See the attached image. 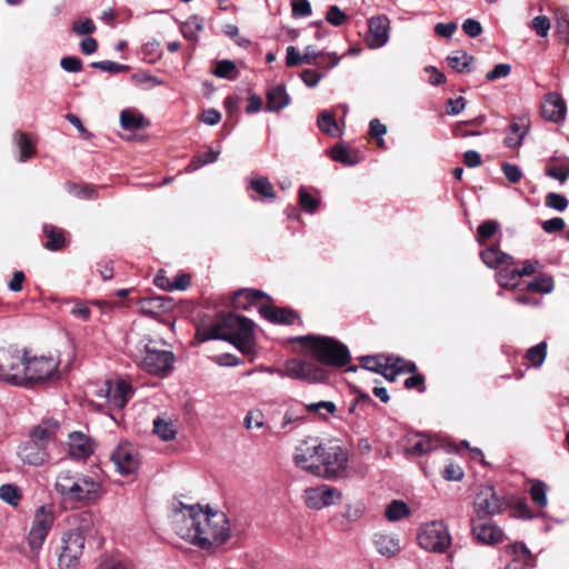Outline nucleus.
<instances>
[{"label": "nucleus", "mask_w": 569, "mask_h": 569, "mask_svg": "<svg viewBox=\"0 0 569 569\" xmlns=\"http://www.w3.org/2000/svg\"><path fill=\"white\" fill-rule=\"evenodd\" d=\"M179 505L174 529L182 539L203 550H213L229 539L230 526L223 512L203 510L199 505Z\"/></svg>", "instance_id": "obj_1"}, {"label": "nucleus", "mask_w": 569, "mask_h": 569, "mask_svg": "<svg viewBox=\"0 0 569 569\" xmlns=\"http://www.w3.org/2000/svg\"><path fill=\"white\" fill-rule=\"evenodd\" d=\"M254 323L242 316L234 313L221 315L211 327L198 330L197 338L204 342L212 339L229 341L243 355L253 351Z\"/></svg>", "instance_id": "obj_2"}, {"label": "nucleus", "mask_w": 569, "mask_h": 569, "mask_svg": "<svg viewBox=\"0 0 569 569\" xmlns=\"http://www.w3.org/2000/svg\"><path fill=\"white\" fill-rule=\"evenodd\" d=\"M58 421H48L33 429L30 439L19 450L20 459L30 466H41L50 459V450L56 441Z\"/></svg>", "instance_id": "obj_3"}, {"label": "nucleus", "mask_w": 569, "mask_h": 569, "mask_svg": "<svg viewBox=\"0 0 569 569\" xmlns=\"http://www.w3.org/2000/svg\"><path fill=\"white\" fill-rule=\"evenodd\" d=\"M132 356L144 371L160 377L172 370L176 360L171 351L158 349L157 341L147 336L136 343Z\"/></svg>", "instance_id": "obj_4"}, {"label": "nucleus", "mask_w": 569, "mask_h": 569, "mask_svg": "<svg viewBox=\"0 0 569 569\" xmlns=\"http://www.w3.org/2000/svg\"><path fill=\"white\" fill-rule=\"evenodd\" d=\"M297 341L308 345L309 352L322 365L343 367L350 361V352L340 341L323 336H301Z\"/></svg>", "instance_id": "obj_5"}, {"label": "nucleus", "mask_w": 569, "mask_h": 569, "mask_svg": "<svg viewBox=\"0 0 569 569\" xmlns=\"http://www.w3.org/2000/svg\"><path fill=\"white\" fill-rule=\"evenodd\" d=\"M27 360V352L18 348H8L0 350V381L23 387L26 386V376L23 362Z\"/></svg>", "instance_id": "obj_6"}, {"label": "nucleus", "mask_w": 569, "mask_h": 569, "mask_svg": "<svg viewBox=\"0 0 569 569\" xmlns=\"http://www.w3.org/2000/svg\"><path fill=\"white\" fill-rule=\"evenodd\" d=\"M419 546L430 552L443 553L451 545L448 527L442 521L423 525L418 533Z\"/></svg>", "instance_id": "obj_7"}, {"label": "nucleus", "mask_w": 569, "mask_h": 569, "mask_svg": "<svg viewBox=\"0 0 569 569\" xmlns=\"http://www.w3.org/2000/svg\"><path fill=\"white\" fill-rule=\"evenodd\" d=\"M86 527L72 529L62 537V550L59 555L60 569H74L83 553Z\"/></svg>", "instance_id": "obj_8"}, {"label": "nucleus", "mask_w": 569, "mask_h": 569, "mask_svg": "<svg viewBox=\"0 0 569 569\" xmlns=\"http://www.w3.org/2000/svg\"><path fill=\"white\" fill-rule=\"evenodd\" d=\"M282 369L281 377L309 382H322L327 379V372L320 366L297 358L287 360Z\"/></svg>", "instance_id": "obj_9"}, {"label": "nucleus", "mask_w": 569, "mask_h": 569, "mask_svg": "<svg viewBox=\"0 0 569 569\" xmlns=\"http://www.w3.org/2000/svg\"><path fill=\"white\" fill-rule=\"evenodd\" d=\"M97 393L100 398L106 399L110 408L120 410L133 396V389L127 380L116 379L107 380Z\"/></svg>", "instance_id": "obj_10"}, {"label": "nucleus", "mask_w": 569, "mask_h": 569, "mask_svg": "<svg viewBox=\"0 0 569 569\" xmlns=\"http://www.w3.org/2000/svg\"><path fill=\"white\" fill-rule=\"evenodd\" d=\"M58 360L52 357H32L27 356L23 362L26 376V386L30 382L42 381L50 378L58 369Z\"/></svg>", "instance_id": "obj_11"}, {"label": "nucleus", "mask_w": 569, "mask_h": 569, "mask_svg": "<svg viewBox=\"0 0 569 569\" xmlns=\"http://www.w3.org/2000/svg\"><path fill=\"white\" fill-rule=\"evenodd\" d=\"M100 496V483L93 478L81 473L63 500L67 502L84 503L96 501Z\"/></svg>", "instance_id": "obj_12"}, {"label": "nucleus", "mask_w": 569, "mask_h": 569, "mask_svg": "<svg viewBox=\"0 0 569 569\" xmlns=\"http://www.w3.org/2000/svg\"><path fill=\"white\" fill-rule=\"evenodd\" d=\"M319 465L321 475L326 478H335L347 469L348 453L339 446L325 447Z\"/></svg>", "instance_id": "obj_13"}, {"label": "nucleus", "mask_w": 569, "mask_h": 569, "mask_svg": "<svg viewBox=\"0 0 569 569\" xmlns=\"http://www.w3.org/2000/svg\"><path fill=\"white\" fill-rule=\"evenodd\" d=\"M111 460L123 476L136 475L140 466L138 452L129 442L119 443L111 452Z\"/></svg>", "instance_id": "obj_14"}, {"label": "nucleus", "mask_w": 569, "mask_h": 569, "mask_svg": "<svg viewBox=\"0 0 569 569\" xmlns=\"http://www.w3.org/2000/svg\"><path fill=\"white\" fill-rule=\"evenodd\" d=\"M505 507V499L500 498L492 487L481 488L476 496L475 511L479 520L501 512Z\"/></svg>", "instance_id": "obj_15"}, {"label": "nucleus", "mask_w": 569, "mask_h": 569, "mask_svg": "<svg viewBox=\"0 0 569 569\" xmlns=\"http://www.w3.org/2000/svg\"><path fill=\"white\" fill-rule=\"evenodd\" d=\"M340 498V491L327 485L307 488L303 493L305 503L316 510L336 505Z\"/></svg>", "instance_id": "obj_16"}, {"label": "nucleus", "mask_w": 569, "mask_h": 569, "mask_svg": "<svg viewBox=\"0 0 569 569\" xmlns=\"http://www.w3.org/2000/svg\"><path fill=\"white\" fill-rule=\"evenodd\" d=\"M325 447L322 445L301 443L297 447L293 460L298 467L315 475H321L319 463Z\"/></svg>", "instance_id": "obj_17"}, {"label": "nucleus", "mask_w": 569, "mask_h": 569, "mask_svg": "<svg viewBox=\"0 0 569 569\" xmlns=\"http://www.w3.org/2000/svg\"><path fill=\"white\" fill-rule=\"evenodd\" d=\"M390 21L385 16L372 17L368 21L366 43L371 49L383 47L389 40Z\"/></svg>", "instance_id": "obj_18"}, {"label": "nucleus", "mask_w": 569, "mask_h": 569, "mask_svg": "<svg viewBox=\"0 0 569 569\" xmlns=\"http://www.w3.org/2000/svg\"><path fill=\"white\" fill-rule=\"evenodd\" d=\"M405 451L410 456H423L441 447V441L436 437L425 433H416L406 438Z\"/></svg>", "instance_id": "obj_19"}, {"label": "nucleus", "mask_w": 569, "mask_h": 569, "mask_svg": "<svg viewBox=\"0 0 569 569\" xmlns=\"http://www.w3.org/2000/svg\"><path fill=\"white\" fill-rule=\"evenodd\" d=\"M567 107L563 98L557 92H549L541 103L542 117L551 122L558 123L565 120Z\"/></svg>", "instance_id": "obj_20"}, {"label": "nucleus", "mask_w": 569, "mask_h": 569, "mask_svg": "<svg viewBox=\"0 0 569 569\" xmlns=\"http://www.w3.org/2000/svg\"><path fill=\"white\" fill-rule=\"evenodd\" d=\"M471 529L475 538L481 543L496 545L502 541V530L491 521L477 522L472 520Z\"/></svg>", "instance_id": "obj_21"}, {"label": "nucleus", "mask_w": 569, "mask_h": 569, "mask_svg": "<svg viewBox=\"0 0 569 569\" xmlns=\"http://www.w3.org/2000/svg\"><path fill=\"white\" fill-rule=\"evenodd\" d=\"M69 452L77 459H84L93 452L90 439L79 431L69 433Z\"/></svg>", "instance_id": "obj_22"}, {"label": "nucleus", "mask_w": 569, "mask_h": 569, "mask_svg": "<svg viewBox=\"0 0 569 569\" xmlns=\"http://www.w3.org/2000/svg\"><path fill=\"white\" fill-rule=\"evenodd\" d=\"M13 142L19 152V162H26L36 157V143L30 134L22 131H16L13 134Z\"/></svg>", "instance_id": "obj_23"}, {"label": "nucleus", "mask_w": 569, "mask_h": 569, "mask_svg": "<svg viewBox=\"0 0 569 569\" xmlns=\"http://www.w3.org/2000/svg\"><path fill=\"white\" fill-rule=\"evenodd\" d=\"M290 102V98L286 91L284 84H277L267 92V108L269 112H277L286 108Z\"/></svg>", "instance_id": "obj_24"}, {"label": "nucleus", "mask_w": 569, "mask_h": 569, "mask_svg": "<svg viewBox=\"0 0 569 569\" xmlns=\"http://www.w3.org/2000/svg\"><path fill=\"white\" fill-rule=\"evenodd\" d=\"M260 313L272 323L291 325L295 322L296 313L287 308L262 306Z\"/></svg>", "instance_id": "obj_25"}, {"label": "nucleus", "mask_w": 569, "mask_h": 569, "mask_svg": "<svg viewBox=\"0 0 569 569\" xmlns=\"http://www.w3.org/2000/svg\"><path fill=\"white\" fill-rule=\"evenodd\" d=\"M480 257L482 262L491 269H496L500 266L508 267L513 263V257L495 247H488L481 251Z\"/></svg>", "instance_id": "obj_26"}, {"label": "nucleus", "mask_w": 569, "mask_h": 569, "mask_svg": "<svg viewBox=\"0 0 569 569\" xmlns=\"http://www.w3.org/2000/svg\"><path fill=\"white\" fill-rule=\"evenodd\" d=\"M373 542L382 556L393 557L400 551V541L395 535L377 533Z\"/></svg>", "instance_id": "obj_27"}, {"label": "nucleus", "mask_w": 569, "mask_h": 569, "mask_svg": "<svg viewBox=\"0 0 569 569\" xmlns=\"http://www.w3.org/2000/svg\"><path fill=\"white\" fill-rule=\"evenodd\" d=\"M510 132L505 138V144L508 148H518L522 144L523 138L528 131V124L525 120L521 121H512L510 123Z\"/></svg>", "instance_id": "obj_28"}, {"label": "nucleus", "mask_w": 569, "mask_h": 569, "mask_svg": "<svg viewBox=\"0 0 569 569\" xmlns=\"http://www.w3.org/2000/svg\"><path fill=\"white\" fill-rule=\"evenodd\" d=\"M317 123L319 129L330 137L336 138L342 134V131L338 126L333 113L329 110H323L319 113Z\"/></svg>", "instance_id": "obj_29"}, {"label": "nucleus", "mask_w": 569, "mask_h": 569, "mask_svg": "<svg viewBox=\"0 0 569 569\" xmlns=\"http://www.w3.org/2000/svg\"><path fill=\"white\" fill-rule=\"evenodd\" d=\"M53 507L50 505H44L37 510L32 526L37 527L38 529H43L46 532L49 533L53 525Z\"/></svg>", "instance_id": "obj_30"}, {"label": "nucleus", "mask_w": 569, "mask_h": 569, "mask_svg": "<svg viewBox=\"0 0 569 569\" xmlns=\"http://www.w3.org/2000/svg\"><path fill=\"white\" fill-rule=\"evenodd\" d=\"M80 475L81 473L79 472H73L70 470H63L58 475L54 487L62 499L66 498L68 492L71 490V487L79 479Z\"/></svg>", "instance_id": "obj_31"}, {"label": "nucleus", "mask_w": 569, "mask_h": 569, "mask_svg": "<svg viewBox=\"0 0 569 569\" xmlns=\"http://www.w3.org/2000/svg\"><path fill=\"white\" fill-rule=\"evenodd\" d=\"M266 295L253 289H241L233 296V306L237 309H247L250 302L262 299Z\"/></svg>", "instance_id": "obj_32"}, {"label": "nucleus", "mask_w": 569, "mask_h": 569, "mask_svg": "<svg viewBox=\"0 0 569 569\" xmlns=\"http://www.w3.org/2000/svg\"><path fill=\"white\" fill-rule=\"evenodd\" d=\"M203 29V21L198 16H191L187 21L181 23L180 30L183 37L189 41H198L199 32Z\"/></svg>", "instance_id": "obj_33"}, {"label": "nucleus", "mask_w": 569, "mask_h": 569, "mask_svg": "<svg viewBox=\"0 0 569 569\" xmlns=\"http://www.w3.org/2000/svg\"><path fill=\"white\" fill-rule=\"evenodd\" d=\"M410 515L408 505L402 500H392L385 510L386 518L391 521H399Z\"/></svg>", "instance_id": "obj_34"}, {"label": "nucleus", "mask_w": 569, "mask_h": 569, "mask_svg": "<svg viewBox=\"0 0 569 569\" xmlns=\"http://www.w3.org/2000/svg\"><path fill=\"white\" fill-rule=\"evenodd\" d=\"M153 431L163 441L173 440L177 436L174 423L162 418L154 419Z\"/></svg>", "instance_id": "obj_35"}, {"label": "nucleus", "mask_w": 569, "mask_h": 569, "mask_svg": "<svg viewBox=\"0 0 569 569\" xmlns=\"http://www.w3.org/2000/svg\"><path fill=\"white\" fill-rule=\"evenodd\" d=\"M332 160L343 163L346 166H355L360 160L356 152L349 151L343 144H336L330 152Z\"/></svg>", "instance_id": "obj_36"}, {"label": "nucleus", "mask_w": 569, "mask_h": 569, "mask_svg": "<svg viewBox=\"0 0 569 569\" xmlns=\"http://www.w3.org/2000/svg\"><path fill=\"white\" fill-rule=\"evenodd\" d=\"M249 187L254 192L259 193L261 197L274 200L276 191L273 189L272 183L267 177H258L250 180Z\"/></svg>", "instance_id": "obj_37"}, {"label": "nucleus", "mask_w": 569, "mask_h": 569, "mask_svg": "<svg viewBox=\"0 0 569 569\" xmlns=\"http://www.w3.org/2000/svg\"><path fill=\"white\" fill-rule=\"evenodd\" d=\"M43 231L48 238V241L44 243L48 250L56 251L64 247L66 240L61 229L53 226H44Z\"/></svg>", "instance_id": "obj_38"}, {"label": "nucleus", "mask_w": 569, "mask_h": 569, "mask_svg": "<svg viewBox=\"0 0 569 569\" xmlns=\"http://www.w3.org/2000/svg\"><path fill=\"white\" fill-rule=\"evenodd\" d=\"M120 124L126 130H137L146 126V120L138 112L123 110L120 113Z\"/></svg>", "instance_id": "obj_39"}, {"label": "nucleus", "mask_w": 569, "mask_h": 569, "mask_svg": "<svg viewBox=\"0 0 569 569\" xmlns=\"http://www.w3.org/2000/svg\"><path fill=\"white\" fill-rule=\"evenodd\" d=\"M473 60L465 51H457L448 57L449 66L458 72L470 71V63Z\"/></svg>", "instance_id": "obj_40"}, {"label": "nucleus", "mask_w": 569, "mask_h": 569, "mask_svg": "<svg viewBox=\"0 0 569 569\" xmlns=\"http://www.w3.org/2000/svg\"><path fill=\"white\" fill-rule=\"evenodd\" d=\"M547 356V343L545 341L529 348L526 352V359L533 366L540 367Z\"/></svg>", "instance_id": "obj_41"}, {"label": "nucleus", "mask_w": 569, "mask_h": 569, "mask_svg": "<svg viewBox=\"0 0 569 569\" xmlns=\"http://www.w3.org/2000/svg\"><path fill=\"white\" fill-rule=\"evenodd\" d=\"M530 291L540 293H550L553 290V280L551 277L541 274L527 283Z\"/></svg>", "instance_id": "obj_42"}, {"label": "nucleus", "mask_w": 569, "mask_h": 569, "mask_svg": "<svg viewBox=\"0 0 569 569\" xmlns=\"http://www.w3.org/2000/svg\"><path fill=\"white\" fill-rule=\"evenodd\" d=\"M385 360L386 366L398 373L415 372L417 370L415 362L399 357H386Z\"/></svg>", "instance_id": "obj_43"}, {"label": "nucleus", "mask_w": 569, "mask_h": 569, "mask_svg": "<svg viewBox=\"0 0 569 569\" xmlns=\"http://www.w3.org/2000/svg\"><path fill=\"white\" fill-rule=\"evenodd\" d=\"M556 23L560 38L569 43V14L565 9H557Z\"/></svg>", "instance_id": "obj_44"}, {"label": "nucleus", "mask_w": 569, "mask_h": 569, "mask_svg": "<svg viewBox=\"0 0 569 569\" xmlns=\"http://www.w3.org/2000/svg\"><path fill=\"white\" fill-rule=\"evenodd\" d=\"M520 277L518 276L517 270H505V269H501L497 273V281H498V283L500 284V287L507 288V289H513V288L518 287V284H519L518 279Z\"/></svg>", "instance_id": "obj_45"}, {"label": "nucleus", "mask_w": 569, "mask_h": 569, "mask_svg": "<svg viewBox=\"0 0 569 569\" xmlns=\"http://www.w3.org/2000/svg\"><path fill=\"white\" fill-rule=\"evenodd\" d=\"M219 157V151L209 149L206 153L196 156L188 166L189 171H194L204 164L216 162Z\"/></svg>", "instance_id": "obj_46"}, {"label": "nucleus", "mask_w": 569, "mask_h": 569, "mask_svg": "<svg viewBox=\"0 0 569 569\" xmlns=\"http://www.w3.org/2000/svg\"><path fill=\"white\" fill-rule=\"evenodd\" d=\"M0 498L11 506H17L21 499L20 490L11 483L2 485L0 487Z\"/></svg>", "instance_id": "obj_47"}, {"label": "nucleus", "mask_w": 569, "mask_h": 569, "mask_svg": "<svg viewBox=\"0 0 569 569\" xmlns=\"http://www.w3.org/2000/svg\"><path fill=\"white\" fill-rule=\"evenodd\" d=\"M213 74L218 78L233 80L237 78L236 64L230 60H221L217 63Z\"/></svg>", "instance_id": "obj_48"}, {"label": "nucleus", "mask_w": 569, "mask_h": 569, "mask_svg": "<svg viewBox=\"0 0 569 569\" xmlns=\"http://www.w3.org/2000/svg\"><path fill=\"white\" fill-rule=\"evenodd\" d=\"M547 487L542 481L536 480L532 482L530 488V496L532 501L538 507H546L547 506Z\"/></svg>", "instance_id": "obj_49"}, {"label": "nucleus", "mask_w": 569, "mask_h": 569, "mask_svg": "<svg viewBox=\"0 0 569 569\" xmlns=\"http://www.w3.org/2000/svg\"><path fill=\"white\" fill-rule=\"evenodd\" d=\"M299 203L305 211L313 213L318 209L320 201L311 196L305 187H301L299 189Z\"/></svg>", "instance_id": "obj_50"}, {"label": "nucleus", "mask_w": 569, "mask_h": 569, "mask_svg": "<svg viewBox=\"0 0 569 569\" xmlns=\"http://www.w3.org/2000/svg\"><path fill=\"white\" fill-rule=\"evenodd\" d=\"M303 60L306 64H312L318 68H325L323 59H325V52L323 51H316L312 46H306L303 49Z\"/></svg>", "instance_id": "obj_51"}, {"label": "nucleus", "mask_w": 569, "mask_h": 569, "mask_svg": "<svg viewBox=\"0 0 569 569\" xmlns=\"http://www.w3.org/2000/svg\"><path fill=\"white\" fill-rule=\"evenodd\" d=\"M498 228H499V223L495 220L483 221L478 227L477 240L480 243H482L483 241L490 239L496 233Z\"/></svg>", "instance_id": "obj_52"}, {"label": "nucleus", "mask_w": 569, "mask_h": 569, "mask_svg": "<svg viewBox=\"0 0 569 569\" xmlns=\"http://www.w3.org/2000/svg\"><path fill=\"white\" fill-rule=\"evenodd\" d=\"M547 207L557 211H563L568 207V200L565 196L556 192H549L545 198Z\"/></svg>", "instance_id": "obj_53"}, {"label": "nucleus", "mask_w": 569, "mask_h": 569, "mask_svg": "<svg viewBox=\"0 0 569 569\" xmlns=\"http://www.w3.org/2000/svg\"><path fill=\"white\" fill-rule=\"evenodd\" d=\"M546 176L558 180L560 183H565L569 178V164L548 166L546 169Z\"/></svg>", "instance_id": "obj_54"}, {"label": "nucleus", "mask_w": 569, "mask_h": 569, "mask_svg": "<svg viewBox=\"0 0 569 569\" xmlns=\"http://www.w3.org/2000/svg\"><path fill=\"white\" fill-rule=\"evenodd\" d=\"M96 30V24L92 19L84 18L82 20L74 21L72 24V31L77 36L91 34Z\"/></svg>", "instance_id": "obj_55"}, {"label": "nucleus", "mask_w": 569, "mask_h": 569, "mask_svg": "<svg viewBox=\"0 0 569 569\" xmlns=\"http://www.w3.org/2000/svg\"><path fill=\"white\" fill-rule=\"evenodd\" d=\"M361 367L366 370L373 371L380 373L381 370L386 366V361L382 362V359L377 356H365L360 359Z\"/></svg>", "instance_id": "obj_56"}, {"label": "nucleus", "mask_w": 569, "mask_h": 569, "mask_svg": "<svg viewBox=\"0 0 569 569\" xmlns=\"http://www.w3.org/2000/svg\"><path fill=\"white\" fill-rule=\"evenodd\" d=\"M91 67L94 69H99L101 71H107V72H112V73H119V72L129 70V66L120 64V63H117L113 61H108V60L92 62Z\"/></svg>", "instance_id": "obj_57"}, {"label": "nucleus", "mask_w": 569, "mask_h": 569, "mask_svg": "<svg viewBox=\"0 0 569 569\" xmlns=\"http://www.w3.org/2000/svg\"><path fill=\"white\" fill-rule=\"evenodd\" d=\"M512 551L516 556L515 562L521 563V566H528L531 559V552L527 546L522 542H516L512 545Z\"/></svg>", "instance_id": "obj_58"}, {"label": "nucleus", "mask_w": 569, "mask_h": 569, "mask_svg": "<svg viewBox=\"0 0 569 569\" xmlns=\"http://www.w3.org/2000/svg\"><path fill=\"white\" fill-rule=\"evenodd\" d=\"M48 536V532H46L43 529H38L37 527L32 526L29 535H28V541L32 549H40Z\"/></svg>", "instance_id": "obj_59"}, {"label": "nucleus", "mask_w": 569, "mask_h": 569, "mask_svg": "<svg viewBox=\"0 0 569 569\" xmlns=\"http://www.w3.org/2000/svg\"><path fill=\"white\" fill-rule=\"evenodd\" d=\"M243 425L246 429H252V428H262L264 427L263 422V413L260 410H252L249 411L244 419Z\"/></svg>", "instance_id": "obj_60"}, {"label": "nucleus", "mask_w": 569, "mask_h": 569, "mask_svg": "<svg viewBox=\"0 0 569 569\" xmlns=\"http://www.w3.org/2000/svg\"><path fill=\"white\" fill-rule=\"evenodd\" d=\"M326 20L330 24L339 27L347 20V16L338 6H330L326 14Z\"/></svg>", "instance_id": "obj_61"}, {"label": "nucleus", "mask_w": 569, "mask_h": 569, "mask_svg": "<svg viewBox=\"0 0 569 569\" xmlns=\"http://www.w3.org/2000/svg\"><path fill=\"white\" fill-rule=\"evenodd\" d=\"M531 28L539 37L545 38L549 34L550 21L546 16H537L532 20Z\"/></svg>", "instance_id": "obj_62"}, {"label": "nucleus", "mask_w": 569, "mask_h": 569, "mask_svg": "<svg viewBox=\"0 0 569 569\" xmlns=\"http://www.w3.org/2000/svg\"><path fill=\"white\" fill-rule=\"evenodd\" d=\"M305 63L303 54L300 53L296 47L289 46L286 49V66L295 68Z\"/></svg>", "instance_id": "obj_63"}, {"label": "nucleus", "mask_w": 569, "mask_h": 569, "mask_svg": "<svg viewBox=\"0 0 569 569\" xmlns=\"http://www.w3.org/2000/svg\"><path fill=\"white\" fill-rule=\"evenodd\" d=\"M99 569H131L130 565L120 558H107L104 559Z\"/></svg>", "instance_id": "obj_64"}]
</instances>
